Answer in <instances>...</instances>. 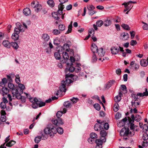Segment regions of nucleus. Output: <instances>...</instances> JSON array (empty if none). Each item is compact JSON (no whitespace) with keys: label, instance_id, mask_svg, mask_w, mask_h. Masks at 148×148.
I'll return each mask as SVG.
<instances>
[{"label":"nucleus","instance_id":"nucleus-1","mask_svg":"<svg viewBox=\"0 0 148 148\" xmlns=\"http://www.w3.org/2000/svg\"><path fill=\"white\" fill-rule=\"evenodd\" d=\"M44 131L46 134H48L51 138L53 137L54 134H56L57 132L60 134H62L63 132V130L61 127H58L56 129V127L51 126L49 127L45 128L44 130Z\"/></svg>","mask_w":148,"mask_h":148},{"label":"nucleus","instance_id":"nucleus-2","mask_svg":"<svg viewBox=\"0 0 148 148\" xmlns=\"http://www.w3.org/2000/svg\"><path fill=\"white\" fill-rule=\"evenodd\" d=\"M66 83L64 82V80L62 81L61 83V85L59 87V90L57 91L56 93V95L58 96L59 94L62 93L63 92H66Z\"/></svg>","mask_w":148,"mask_h":148},{"label":"nucleus","instance_id":"nucleus-3","mask_svg":"<svg viewBox=\"0 0 148 148\" xmlns=\"http://www.w3.org/2000/svg\"><path fill=\"white\" fill-rule=\"evenodd\" d=\"M16 27H15L14 29V33L18 34L20 32H23L25 31L24 28H21L22 25L19 22H17L16 23Z\"/></svg>","mask_w":148,"mask_h":148},{"label":"nucleus","instance_id":"nucleus-4","mask_svg":"<svg viewBox=\"0 0 148 148\" xmlns=\"http://www.w3.org/2000/svg\"><path fill=\"white\" fill-rule=\"evenodd\" d=\"M42 39L43 41V45L46 46L48 45L47 42L50 39V37L47 34H44L42 35Z\"/></svg>","mask_w":148,"mask_h":148},{"label":"nucleus","instance_id":"nucleus-5","mask_svg":"<svg viewBox=\"0 0 148 148\" xmlns=\"http://www.w3.org/2000/svg\"><path fill=\"white\" fill-rule=\"evenodd\" d=\"M12 92L13 97H15L17 99H20L21 98V94L22 93L20 92L19 91L18 88L16 89L15 88L12 90Z\"/></svg>","mask_w":148,"mask_h":148},{"label":"nucleus","instance_id":"nucleus-6","mask_svg":"<svg viewBox=\"0 0 148 148\" xmlns=\"http://www.w3.org/2000/svg\"><path fill=\"white\" fill-rule=\"evenodd\" d=\"M60 2V3L58 5V12L60 14L62 13V10L64 8V6L63 5V4L65 2L68 1V0H59Z\"/></svg>","mask_w":148,"mask_h":148},{"label":"nucleus","instance_id":"nucleus-7","mask_svg":"<svg viewBox=\"0 0 148 148\" xmlns=\"http://www.w3.org/2000/svg\"><path fill=\"white\" fill-rule=\"evenodd\" d=\"M104 139H96L95 142L96 144L95 148H102L103 141ZM105 141L106 139H104Z\"/></svg>","mask_w":148,"mask_h":148},{"label":"nucleus","instance_id":"nucleus-8","mask_svg":"<svg viewBox=\"0 0 148 148\" xmlns=\"http://www.w3.org/2000/svg\"><path fill=\"white\" fill-rule=\"evenodd\" d=\"M127 117H125L122 120L117 123V125L119 127H121L125 125L128 122Z\"/></svg>","mask_w":148,"mask_h":148},{"label":"nucleus","instance_id":"nucleus-9","mask_svg":"<svg viewBox=\"0 0 148 148\" xmlns=\"http://www.w3.org/2000/svg\"><path fill=\"white\" fill-rule=\"evenodd\" d=\"M131 118L132 119V120L130 117H128V122L129 123V124L130 125V128L131 129H133V127L134 126V124L133 123L134 122V120H135L134 116V114H132L131 116Z\"/></svg>","mask_w":148,"mask_h":148},{"label":"nucleus","instance_id":"nucleus-10","mask_svg":"<svg viewBox=\"0 0 148 148\" xmlns=\"http://www.w3.org/2000/svg\"><path fill=\"white\" fill-rule=\"evenodd\" d=\"M34 103L38 105L40 107L44 106L45 105V102L40 101L36 98H35Z\"/></svg>","mask_w":148,"mask_h":148},{"label":"nucleus","instance_id":"nucleus-11","mask_svg":"<svg viewBox=\"0 0 148 148\" xmlns=\"http://www.w3.org/2000/svg\"><path fill=\"white\" fill-rule=\"evenodd\" d=\"M130 66L131 68L133 70H137L139 68V65L138 64L135 63L134 61H132L130 64Z\"/></svg>","mask_w":148,"mask_h":148},{"label":"nucleus","instance_id":"nucleus-12","mask_svg":"<svg viewBox=\"0 0 148 148\" xmlns=\"http://www.w3.org/2000/svg\"><path fill=\"white\" fill-rule=\"evenodd\" d=\"M59 12H60V11L59 12L58 10L57 12H55L52 13V15L53 17L55 19L58 20L60 18V15L62 14H60Z\"/></svg>","mask_w":148,"mask_h":148},{"label":"nucleus","instance_id":"nucleus-13","mask_svg":"<svg viewBox=\"0 0 148 148\" xmlns=\"http://www.w3.org/2000/svg\"><path fill=\"white\" fill-rule=\"evenodd\" d=\"M3 45L6 48H10L11 47V43L8 40H4L3 41Z\"/></svg>","mask_w":148,"mask_h":148},{"label":"nucleus","instance_id":"nucleus-14","mask_svg":"<svg viewBox=\"0 0 148 148\" xmlns=\"http://www.w3.org/2000/svg\"><path fill=\"white\" fill-rule=\"evenodd\" d=\"M119 48L115 47H112L111 49V53L113 55H116L118 54L119 52Z\"/></svg>","mask_w":148,"mask_h":148},{"label":"nucleus","instance_id":"nucleus-15","mask_svg":"<svg viewBox=\"0 0 148 148\" xmlns=\"http://www.w3.org/2000/svg\"><path fill=\"white\" fill-rule=\"evenodd\" d=\"M128 134V131L126 130V128H122L120 132V135L121 136H126Z\"/></svg>","mask_w":148,"mask_h":148},{"label":"nucleus","instance_id":"nucleus-16","mask_svg":"<svg viewBox=\"0 0 148 148\" xmlns=\"http://www.w3.org/2000/svg\"><path fill=\"white\" fill-rule=\"evenodd\" d=\"M23 12L24 14L26 16L29 15L31 14L30 9L27 8L24 9L23 10Z\"/></svg>","mask_w":148,"mask_h":148},{"label":"nucleus","instance_id":"nucleus-17","mask_svg":"<svg viewBox=\"0 0 148 148\" xmlns=\"http://www.w3.org/2000/svg\"><path fill=\"white\" fill-rule=\"evenodd\" d=\"M66 63L67 65L68 66H71L69 69L70 72L73 73L74 71H75V68L73 66H75V65L74 63L73 64L71 63V64H70L69 63V62Z\"/></svg>","mask_w":148,"mask_h":148},{"label":"nucleus","instance_id":"nucleus-18","mask_svg":"<svg viewBox=\"0 0 148 148\" xmlns=\"http://www.w3.org/2000/svg\"><path fill=\"white\" fill-rule=\"evenodd\" d=\"M97 52H98L99 56L101 57H103L105 54V51L103 50V48L99 49Z\"/></svg>","mask_w":148,"mask_h":148},{"label":"nucleus","instance_id":"nucleus-19","mask_svg":"<svg viewBox=\"0 0 148 148\" xmlns=\"http://www.w3.org/2000/svg\"><path fill=\"white\" fill-rule=\"evenodd\" d=\"M18 89L20 92L21 93H23V90L25 89V87L24 85L21 84H18Z\"/></svg>","mask_w":148,"mask_h":148},{"label":"nucleus","instance_id":"nucleus-20","mask_svg":"<svg viewBox=\"0 0 148 148\" xmlns=\"http://www.w3.org/2000/svg\"><path fill=\"white\" fill-rule=\"evenodd\" d=\"M8 82V79L7 78H4L2 79L1 81L0 82V85H1V86H5V85Z\"/></svg>","mask_w":148,"mask_h":148},{"label":"nucleus","instance_id":"nucleus-21","mask_svg":"<svg viewBox=\"0 0 148 148\" xmlns=\"http://www.w3.org/2000/svg\"><path fill=\"white\" fill-rule=\"evenodd\" d=\"M91 49L93 53L97 52L98 50L97 46L94 43L92 44Z\"/></svg>","mask_w":148,"mask_h":148},{"label":"nucleus","instance_id":"nucleus-22","mask_svg":"<svg viewBox=\"0 0 148 148\" xmlns=\"http://www.w3.org/2000/svg\"><path fill=\"white\" fill-rule=\"evenodd\" d=\"M137 96H140V97L144 96H147L148 95V91L147 88L145 89V92L142 93H138L137 94Z\"/></svg>","mask_w":148,"mask_h":148},{"label":"nucleus","instance_id":"nucleus-23","mask_svg":"<svg viewBox=\"0 0 148 148\" xmlns=\"http://www.w3.org/2000/svg\"><path fill=\"white\" fill-rule=\"evenodd\" d=\"M75 65V71L77 73L79 72L81 70L80 67L79 66L80 65V64L77 63H74Z\"/></svg>","mask_w":148,"mask_h":148},{"label":"nucleus","instance_id":"nucleus-24","mask_svg":"<svg viewBox=\"0 0 148 148\" xmlns=\"http://www.w3.org/2000/svg\"><path fill=\"white\" fill-rule=\"evenodd\" d=\"M140 64L142 66L146 67L148 63L146 62V59H142L140 61Z\"/></svg>","mask_w":148,"mask_h":148},{"label":"nucleus","instance_id":"nucleus-25","mask_svg":"<svg viewBox=\"0 0 148 148\" xmlns=\"http://www.w3.org/2000/svg\"><path fill=\"white\" fill-rule=\"evenodd\" d=\"M115 80H110L109 83L106 85V87L108 89L113 84L115 83Z\"/></svg>","mask_w":148,"mask_h":148},{"label":"nucleus","instance_id":"nucleus-26","mask_svg":"<svg viewBox=\"0 0 148 148\" xmlns=\"http://www.w3.org/2000/svg\"><path fill=\"white\" fill-rule=\"evenodd\" d=\"M34 8H35V10L36 11H38L41 9V6L39 4L38 2H36V4L35 5Z\"/></svg>","mask_w":148,"mask_h":148},{"label":"nucleus","instance_id":"nucleus-27","mask_svg":"<svg viewBox=\"0 0 148 148\" xmlns=\"http://www.w3.org/2000/svg\"><path fill=\"white\" fill-rule=\"evenodd\" d=\"M47 3L51 7H53L55 5L54 2L53 0H49L47 1Z\"/></svg>","mask_w":148,"mask_h":148},{"label":"nucleus","instance_id":"nucleus-28","mask_svg":"<svg viewBox=\"0 0 148 148\" xmlns=\"http://www.w3.org/2000/svg\"><path fill=\"white\" fill-rule=\"evenodd\" d=\"M119 104L117 103H115L113 107V109L114 111L115 112H116L119 110Z\"/></svg>","mask_w":148,"mask_h":148},{"label":"nucleus","instance_id":"nucleus-29","mask_svg":"<svg viewBox=\"0 0 148 148\" xmlns=\"http://www.w3.org/2000/svg\"><path fill=\"white\" fill-rule=\"evenodd\" d=\"M64 106L66 108H70L72 106V105L69 101L65 102L64 103Z\"/></svg>","mask_w":148,"mask_h":148},{"label":"nucleus","instance_id":"nucleus-30","mask_svg":"<svg viewBox=\"0 0 148 148\" xmlns=\"http://www.w3.org/2000/svg\"><path fill=\"white\" fill-rule=\"evenodd\" d=\"M16 143V142L13 140H10L7 143L6 145L7 146L11 147Z\"/></svg>","mask_w":148,"mask_h":148},{"label":"nucleus","instance_id":"nucleus-31","mask_svg":"<svg viewBox=\"0 0 148 148\" xmlns=\"http://www.w3.org/2000/svg\"><path fill=\"white\" fill-rule=\"evenodd\" d=\"M18 34L14 33L11 36L12 38L15 40H17L18 39Z\"/></svg>","mask_w":148,"mask_h":148},{"label":"nucleus","instance_id":"nucleus-32","mask_svg":"<svg viewBox=\"0 0 148 148\" xmlns=\"http://www.w3.org/2000/svg\"><path fill=\"white\" fill-rule=\"evenodd\" d=\"M62 55L63 58L65 60H67L69 58L68 54L66 52H63Z\"/></svg>","mask_w":148,"mask_h":148},{"label":"nucleus","instance_id":"nucleus-33","mask_svg":"<svg viewBox=\"0 0 148 148\" xmlns=\"http://www.w3.org/2000/svg\"><path fill=\"white\" fill-rule=\"evenodd\" d=\"M54 56L56 59L59 60L61 58V56L59 52H56L54 53Z\"/></svg>","mask_w":148,"mask_h":148},{"label":"nucleus","instance_id":"nucleus-34","mask_svg":"<svg viewBox=\"0 0 148 148\" xmlns=\"http://www.w3.org/2000/svg\"><path fill=\"white\" fill-rule=\"evenodd\" d=\"M72 22L71 21V23L69 25L68 30L66 34H69L71 32L72 27Z\"/></svg>","mask_w":148,"mask_h":148},{"label":"nucleus","instance_id":"nucleus-35","mask_svg":"<svg viewBox=\"0 0 148 148\" xmlns=\"http://www.w3.org/2000/svg\"><path fill=\"white\" fill-rule=\"evenodd\" d=\"M14 49H17L18 47V44L16 42H11V46Z\"/></svg>","mask_w":148,"mask_h":148},{"label":"nucleus","instance_id":"nucleus-36","mask_svg":"<svg viewBox=\"0 0 148 148\" xmlns=\"http://www.w3.org/2000/svg\"><path fill=\"white\" fill-rule=\"evenodd\" d=\"M100 134L101 137H105L107 135V133L106 131L103 130L100 131Z\"/></svg>","mask_w":148,"mask_h":148},{"label":"nucleus","instance_id":"nucleus-37","mask_svg":"<svg viewBox=\"0 0 148 148\" xmlns=\"http://www.w3.org/2000/svg\"><path fill=\"white\" fill-rule=\"evenodd\" d=\"M62 48L63 50L65 51H69V47L68 44L65 43L63 45Z\"/></svg>","mask_w":148,"mask_h":148},{"label":"nucleus","instance_id":"nucleus-38","mask_svg":"<svg viewBox=\"0 0 148 148\" xmlns=\"http://www.w3.org/2000/svg\"><path fill=\"white\" fill-rule=\"evenodd\" d=\"M134 126L133 127V128L132 129H131L130 128V129L131 130V131H130L129 132L128 131V134H127V136H132L134 135Z\"/></svg>","mask_w":148,"mask_h":148},{"label":"nucleus","instance_id":"nucleus-39","mask_svg":"<svg viewBox=\"0 0 148 148\" xmlns=\"http://www.w3.org/2000/svg\"><path fill=\"white\" fill-rule=\"evenodd\" d=\"M90 137L91 139H96L97 138V136L95 133L92 132L90 134Z\"/></svg>","mask_w":148,"mask_h":148},{"label":"nucleus","instance_id":"nucleus-40","mask_svg":"<svg viewBox=\"0 0 148 148\" xmlns=\"http://www.w3.org/2000/svg\"><path fill=\"white\" fill-rule=\"evenodd\" d=\"M121 26L123 27L124 29L127 30H130V28L128 25L127 24H122Z\"/></svg>","mask_w":148,"mask_h":148},{"label":"nucleus","instance_id":"nucleus-41","mask_svg":"<svg viewBox=\"0 0 148 148\" xmlns=\"http://www.w3.org/2000/svg\"><path fill=\"white\" fill-rule=\"evenodd\" d=\"M121 88L123 91L124 93H126L127 92V88L126 86L125 85H121Z\"/></svg>","mask_w":148,"mask_h":148},{"label":"nucleus","instance_id":"nucleus-42","mask_svg":"<svg viewBox=\"0 0 148 148\" xmlns=\"http://www.w3.org/2000/svg\"><path fill=\"white\" fill-rule=\"evenodd\" d=\"M101 127L100 125H99L98 123H96L94 126V129L95 130L98 131L99 130V128L100 129Z\"/></svg>","mask_w":148,"mask_h":148},{"label":"nucleus","instance_id":"nucleus-43","mask_svg":"<svg viewBox=\"0 0 148 148\" xmlns=\"http://www.w3.org/2000/svg\"><path fill=\"white\" fill-rule=\"evenodd\" d=\"M121 99V96H117L114 98V100L116 103L119 102Z\"/></svg>","mask_w":148,"mask_h":148},{"label":"nucleus","instance_id":"nucleus-44","mask_svg":"<svg viewBox=\"0 0 148 148\" xmlns=\"http://www.w3.org/2000/svg\"><path fill=\"white\" fill-rule=\"evenodd\" d=\"M103 21L101 20H99L96 22V25L99 27H101L103 24Z\"/></svg>","mask_w":148,"mask_h":148},{"label":"nucleus","instance_id":"nucleus-45","mask_svg":"<svg viewBox=\"0 0 148 148\" xmlns=\"http://www.w3.org/2000/svg\"><path fill=\"white\" fill-rule=\"evenodd\" d=\"M144 141L143 142L142 144V146L144 147H146L148 145V142L147 141V139H143Z\"/></svg>","mask_w":148,"mask_h":148},{"label":"nucleus","instance_id":"nucleus-46","mask_svg":"<svg viewBox=\"0 0 148 148\" xmlns=\"http://www.w3.org/2000/svg\"><path fill=\"white\" fill-rule=\"evenodd\" d=\"M58 28L59 30L63 31L65 30V27L64 25L61 24L59 25Z\"/></svg>","mask_w":148,"mask_h":148},{"label":"nucleus","instance_id":"nucleus-47","mask_svg":"<svg viewBox=\"0 0 148 148\" xmlns=\"http://www.w3.org/2000/svg\"><path fill=\"white\" fill-rule=\"evenodd\" d=\"M141 119V116L138 115H136L135 117V120L137 122H139L140 121Z\"/></svg>","mask_w":148,"mask_h":148},{"label":"nucleus","instance_id":"nucleus-48","mask_svg":"<svg viewBox=\"0 0 148 148\" xmlns=\"http://www.w3.org/2000/svg\"><path fill=\"white\" fill-rule=\"evenodd\" d=\"M94 108L97 110H99L100 109V106L98 103H96L94 105Z\"/></svg>","mask_w":148,"mask_h":148},{"label":"nucleus","instance_id":"nucleus-49","mask_svg":"<svg viewBox=\"0 0 148 148\" xmlns=\"http://www.w3.org/2000/svg\"><path fill=\"white\" fill-rule=\"evenodd\" d=\"M8 87L10 89L12 90L15 88L14 84L10 83H8Z\"/></svg>","mask_w":148,"mask_h":148},{"label":"nucleus","instance_id":"nucleus-50","mask_svg":"<svg viewBox=\"0 0 148 148\" xmlns=\"http://www.w3.org/2000/svg\"><path fill=\"white\" fill-rule=\"evenodd\" d=\"M142 23L143 24H144V25H143V29L144 30H148V25L147 23L144 22L143 21H142Z\"/></svg>","mask_w":148,"mask_h":148},{"label":"nucleus","instance_id":"nucleus-51","mask_svg":"<svg viewBox=\"0 0 148 148\" xmlns=\"http://www.w3.org/2000/svg\"><path fill=\"white\" fill-rule=\"evenodd\" d=\"M2 87H3L2 88V91L4 93L7 94L8 92V90L7 88L4 87V86Z\"/></svg>","mask_w":148,"mask_h":148},{"label":"nucleus","instance_id":"nucleus-52","mask_svg":"<svg viewBox=\"0 0 148 148\" xmlns=\"http://www.w3.org/2000/svg\"><path fill=\"white\" fill-rule=\"evenodd\" d=\"M0 106L1 108L3 110L5 109L6 107V103L3 102H1L0 104Z\"/></svg>","mask_w":148,"mask_h":148},{"label":"nucleus","instance_id":"nucleus-53","mask_svg":"<svg viewBox=\"0 0 148 148\" xmlns=\"http://www.w3.org/2000/svg\"><path fill=\"white\" fill-rule=\"evenodd\" d=\"M122 5H124L125 9L124 10V12H125L127 10L130 9V8H129V6H128V5L127 4L125 3H124L122 4Z\"/></svg>","mask_w":148,"mask_h":148},{"label":"nucleus","instance_id":"nucleus-54","mask_svg":"<svg viewBox=\"0 0 148 148\" xmlns=\"http://www.w3.org/2000/svg\"><path fill=\"white\" fill-rule=\"evenodd\" d=\"M87 9L88 10H93L95 9L94 7L92 5H89L87 6Z\"/></svg>","mask_w":148,"mask_h":148},{"label":"nucleus","instance_id":"nucleus-55","mask_svg":"<svg viewBox=\"0 0 148 148\" xmlns=\"http://www.w3.org/2000/svg\"><path fill=\"white\" fill-rule=\"evenodd\" d=\"M106 23L104 24V25L106 26H108L110 25L111 23V21L110 20H106Z\"/></svg>","mask_w":148,"mask_h":148},{"label":"nucleus","instance_id":"nucleus-56","mask_svg":"<svg viewBox=\"0 0 148 148\" xmlns=\"http://www.w3.org/2000/svg\"><path fill=\"white\" fill-rule=\"evenodd\" d=\"M121 117V114L119 112H117L115 116V118L116 119H119Z\"/></svg>","mask_w":148,"mask_h":148},{"label":"nucleus","instance_id":"nucleus-57","mask_svg":"<svg viewBox=\"0 0 148 148\" xmlns=\"http://www.w3.org/2000/svg\"><path fill=\"white\" fill-rule=\"evenodd\" d=\"M129 34L127 33H124L123 35V37L124 38V40H127L129 38Z\"/></svg>","mask_w":148,"mask_h":148},{"label":"nucleus","instance_id":"nucleus-58","mask_svg":"<svg viewBox=\"0 0 148 148\" xmlns=\"http://www.w3.org/2000/svg\"><path fill=\"white\" fill-rule=\"evenodd\" d=\"M97 58L96 55L95 54H93L92 58V62H95L97 60Z\"/></svg>","mask_w":148,"mask_h":148},{"label":"nucleus","instance_id":"nucleus-59","mask_svg":"<svg viewBox=\"0 0 148 148\" xmlns=\"http://www.w3.org/2000/svg\"><path fill=\"white\" fill-rule=\"evenodd\" d=\"M142 128H143V131H145L146 132L148 130V127L146 124H144Z\"/></svg>","mask_w":148,"mask_h":148},{"label":"nucleus","instance_id":"nucleus-60","mask_svg":"<svg viewBox=\"0 0 148 148\" xmlns=\"http://www.w3.org/2000/svg\"><path fill=\"white\" fill-rule=\"evenodd\" d=\"M60 41L58 39H55L54 40V44L56 45H58L60 44Z\"/></svg>","mask_w":148,"mask_h":148},{"label":"nucleus","instance_id":"nucleus-61","mask_svg":"<svg viewBox=\"0 0 148 148\" xmlns=\"http://www.w3.org/2000/svg\"><path fill=\"white\" fill-rule=\"evenodd\" d=\"M53 32L55 35H58L60 33V32L59 30L57 29H54L53 30Z\"/></svg>","mask_w":148,"mask_h":148},{"label":"nucleus","instance_id":"nucleus-62","mask_svg":"<svg viewBox=\"0 0 148 148\" xmlns=\"http://www.w3.org/2000/svg\"><path fill=\"white\" fill-rule=\"evenodd\" d=\"M2 122H5L6 121V118L5 115H1L0 118V120Z\"/></svg>","mask_w":148,"mask_h":148},{"label":"nucleus","instance_id":"nucleus-63","mask_svg":"<svg viewBox=\"0 0 148 148\" xmlns=\"http://www.w3.org/2000/svg\"><path fill=\"white\" fill-rule=\"evenodd\" d=\"M62 114V112L60 111H59L57 113L56 116L58 118H59L61 116Z\"/></svg>","mask_w":148,"mask_h":148},{"label":"nucleus","instance_id":"nucleus-64","mask_svg":"<svg viewBox=\"0 0 148 148\" xmlns=\"http://www.w3.org/2000/svg\"><path fill=\"white\" fill-rule=\"evenodd\" d=\"M71 100L73 103H76L77 101H78L79 99L77 98L73 97L72 99H71Z\"/></svg>","mask_w":148,"mask_h":148}]
</instances>
